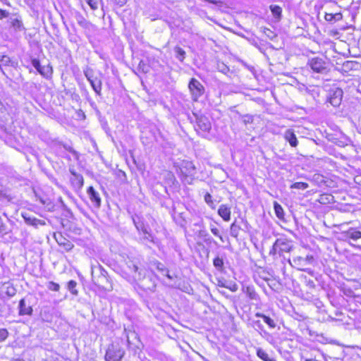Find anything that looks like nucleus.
Masks as SVG:
<instances>
[{
    "label": "nucleus",
    "mask_w": 361,
    "mask_h": 361,
    "mask_svg": "<svg viewBox=\"0 0 361 361\" xmlns=\"http://www.w3.org/2000/svg\"><path fill=\"white\" fill-rule=\"evenodd\" d=\"M188 88L192 95V99L197 101L204 92L203 85L195 78H192L188 84Z\"/></svg>",
    "instance_id": "obj_1"
},
{
    "label": "nucleus",
    "mask_w": 361,
    "mask_h": 361,
    "mask_svg": "<svg viewBox=\"0 0 361 361\" xmlns=\"http://www.w3.org/2000/svg\"><path fill=\"white\" fill-rule=\"evenodd\" d=\"M124 351L114 345L109 347L105 355L106 361H121Z\"/></svg>",
    "instance_id": "obj_2"
},
{
    "label": "nucleus",
    "mask_w": 361,
    "mask_h": 361,
    "mask_svg": "<svg viewBox=\"0 0 361 361\" xmlns=\"http://www.w3.org/2000/svg\"><path fill=\"white\" fill-rule=\"evenodd\" d=\"M308 65L316 73H322L326 71V63L319 57L310 59L308 61Z\"/></svg>",
    "instance_id": "obj_3"
},
{
    "label": "nucleus",
    "mask_w": 361,
    "mask_h": 361,
    "mask_svg": "<svg viewBox=\"0 0 361 361\" xmlns=\"http://www.w3.org/2000/svg\"><path fill=\"white\" fill-rule=\"evenodd\" d=\"M276 246L279 247V255L281 256L283 252H290L293 248V244L291 240L280 238L276 240Z\"/></svg>",
    "instance_id": "obj_4"
},
{
    "label": "nucleus",
    "mask_w": 361,
    "mask_h": 361,
    "mask_svg": "<svg viewBox=\"0 0 361 361\" xmlns=\"http://www.w3.org/2000/svg\"><path fill=\"white\" fill-rule=\"evenodd\" d=\"M343 90L340 88L331 90L329 92V102L334 106H338L342 101Z\"/></svg>",
    "instance_id": "obj_5"
},
{
    "label": "nucleus",
    "mask_w": 361,
    "mask_h": 361,
    "mask_svg": "<svg viewBox=\"0 0 361 361\" xmlns=\"http://www.w3.org/2000/svg\"><path fill=\"white\" fill-rule=\"evenodd\" d=\"M85 75L86 76L87 79L91 84V86L94 91L98 94H101L102 91V82L100 80L97 79V78L93 77V74L92 71H85Z\"/></svg>",
    "instance_id": "obj_6"
},
{
    "label": "nucleus",
    "mask_w": 361,
    "mask_h": 361,
    "mask_svg": "<svg viewBox=\"0 0 361 361\" xmlns=\"http://www.w3.org/2000/svg\"><path fill=\"white\" fill-rule=\"evenodd\" d=\"M32 64L37 69V71L44 77H49L52 73L51 67L49 66H41L39 61L37 59H32Z\"/></svg>",
    "instance_id": "obj_7"
},
{
    "label": "nucleus",
    "mask_w": 361,
    "mask_h": 361,
    "mask_svg": "<svg viewBox=\"0 0 361 361\" xmlns=\"http://www.w3.org/2000/svg\"><path fill=\"white\" fill-rule=\"evenodd\" d=\"M196 123L197 128L203 132H208L211 129V123L204 116H197Z\"/></svg>",
    "instance_id": "obj_8"
},
{
    "label": "nucleus",
    "mask_w": 361,
    "mask_h": 361,
    "mask_svg": "<svg viewBox=\"0 0 361 361\" xmlns=\"http://www.w3.org/2000/svg\"><path fill=\"white\" fill-rule=\"evenodd\" d=\"M341 235L343 236L345 240H347L348 239L357 240L361 238V232L354 228H350L347 231H342Z\"/></svg>",
    "instance_id": "obj_9"
},
{
    "label": "nucleus",
    "mask_w": 361,
    "mask_h": 361,
    "mask_svg": "<svg viewBox=\"0 0 361 361\" xmlns=\"http://www.w3.org/2000/svg\"><path fill=\"white\" fill-rule=\"evenodd\" d=\"M87 192L92 204H94L96 207H99L101 205V198L99 193L92 186L88 188Z\"/></svg>",
    "instance_id": "obj_10"
},
{
    "label": "nucleus",
    "mask_w": 361,
    "mask_h": 361,
    "mask_svg": "<svg viewBox=\"0 0 361 361\" xmlns=\"http://www.w3.org/2000/svg\"><path fill=\"white\" fill-rule=\"evenodd\" d=\"M70 172L73 176V177L71 178L73 185L78 189L82 188L84 183L82 176L75 173L73 169H70Z\"/></svg>",
    "instance_id": "obj_11"
},
{
    "label": "nucleus",
    "mask_w": 361,
    "mask_h": 361,
    "mask_svg": "<svg viewBox=\"0 0 361 361\" xmlns=\"http://www.w3.org/2000/svg\"><path fill=\"white\" fill-rule=\"evenodd\" d=\"M22 216L23 217L25 223L28 225L37 227L39 225L45 224V222L44 221L38 219L34 216H31L27 213H23Z\"/></svg>",
    "instance_id": "obj_12"
},
{
    "label": "nucleus",
    "mask_w": 361,
    "mask_h": 361,
    "mask_svg": "<svg viewBox=\"0 0 361 361\" xmlns=\"http://www.w3.org/2000/svg\"><path fill=\"white\" fill-rule=\"evenodd\" d=\"M19 314L20 315H31L32 308L30 304L26 302L25 299H21L19 302Z\"/></svg>",
    "instance_id": "obj_13"
},
{
    "label": "nucleus",
    "mask_w": 361,
    "mask_h": 361,
    "mask_svg": "<svg viewBox=\"0 0 361 361\" xmlns=\"http://www.w3.org/2000/svg\"><path fill=\"white\" fill-rule=\"evenodd\" d=\"M55 238H56V240L58 243V244L59 245L63 247V248L66 250L69 251L73 249V243L70 240L63 238L61 234H59L58 236L55 235Z\"/></svg>",
    "instance_id": "obj_14"
},
{
    "label": "nucleus",
    "mask_w": 361,
    "mask_h": 361,
    "mask_svg": "<svg viewBox=\"0 0 361 361\" xmlns=\"http://www.w3.org/2000/svg\"><path fill=\"white\" fill-rule=\"evenodd\" d=\"M219 215L226 221L231 219V208L226 204L220 205L218 209Z\"/></svg>",
    "instance_id": "obj_15"
},
{
    "label": "nucleus",
    "mask_w": 361,
    "mask_h": 361,
    "mask_svg": "<svg viewBox=\"0 0 361 361\" xmlns=\"http://www.w3.org/2000/svg\"><path fill=\"white\" fill-rule=\"evenodd\" d=\"M284 137L292 147H296L298 145V140L292 130H287L285 132Z\"/></svg>",
    "instance_id": "obj_16"
},
{
    "label": "nucleus",
    "mask_w": 361,
    "mask_h": 361,
    "mask_svg": "<svg viewBox=\"0 0 361 361\" xmlns=\"http://www.w3.org/2000/svg\"><path fill=\"white\" fill-rule=\"evenodd\" d=\"M270 10L273 16L278 20L281 19L282 8L277 5H271Z\"/></svg>",
    "instance_id": "obj_17"
},
{
    "label": "nucleus",
    "mask_w": 361,
    "mask_h": 361,
    "mask_svg": "<svg viewBox=\"0 0 361 361\" xmlns=\"http://www.w3.org/2000/svg\"><path fill=\"white\" fill-rule=\"evenodd\" d=\"M245 293L247 294V295L249 297L250 300H257L258 299V295L255 292V288L252 286H247Z\"/></svg>",
    "instance_id": "obj_18"
},
{
    "label": "nucleus",
    "mask_w": 361,
    "mask_h": 361,
    "mask_svg": "<svg viewBox=\"0 0 361 361\" xmlns=\"http://www.w3.org/2000/svg\"><path fill=\"white\" fill-rule=\"evenodd\" d=\"M257 317H262L264 320V322L267 324L269 325V327L271 328H275L276 327V323L275 322L271 319L270 317L264 315V314H260V313H257L256 314Z\"/></svg>",
    "instance_id": "obj_19"
},
{
    "label": "nucleus",
    "mask_w": 361,
    "mask_h": 361,
    "mask_svg": "<svg viewBox=\"0 0 361 361\" xmlns=\"http://www.w3.org/2000/svg\"><path fill=\"white\" fill-rule=\"evenodd\" d=\"M274 207L276 216L280 219H283L284 217V212L282 207L278 202H274Z\"/></svg>",
    "instance_id": "obj_20"
},
{
    "label": "nucleus",
    "mask_w": 361,
    "mask_h": 361,
    "mask_svg": "<svg viewBox=\"0 0 361 361\" xmlns=\"http://www.w3.org/2000/svg\"><path fill=\"white\" fill-rule=\"evenodd\" d=\"M240 230V226L237 225L235 221H234L230 227V234L232 237L237 238L239 235V231Z\"/></svg>",
    "instance_id": "obj_21"
},
{
    "label": "nucleus",
    "mask_w": 361,
    "mask_h": 361,
    "mask_svg": "<svg viewBox=\"0 0 361 361\" xmlns=\"http://www.w3.org/2000/svg\"><path fill=\"white\" fill-rule=\"evenodd\" d=\"M257 356L264 361H276L274 359L271 358L269 355L262 349L259 348L257 351Z\"/></svg>",
    "instance_id": "obj_22"
},
{
    "label": "nucleus",
    "mask_w": 361,
    "mask_h": 361,
    "mask_svg": "<svg viewBox=\"0 0 361 361\" xmlns=\"http://www.w3.org/2000/svg\"><path fill=\"white\" fill-rule=\"evenodd\" d=\"M174 51L176 52V58L179 61H183L185 59V51L180 47H176Z\"/></svg>",
    "instance_id": "obj_23"
},
{
    "label": "nucleus",
    "mask_w": 361,
    "mask_h": 361,
    "mask_svg": "<svg viewBox=\"0 0 361 361\" xmlns=\"http://www.w3.org/2000/svg\"><path fill=\"white\" fill-rule=\"evenodd\" d=\"M76 286L77 283L73 280H71L68 283V289L74 295H77L78 293L75 288Z\"/></svg>",
    "instance_id": "obj_24"
},
{
    "label": "nucleus",
    "mask_w": 361,
    "mask_h": 361,
    "mask_svg": "<svg viewBox=\"0 0 361 361\" xmlns=\"http://www.w3.org/2000/svg\"><path fill=\"white\" fill-rule=\"evenodd\" d=\"M10 23L11 26L16 30H21L23 27L21 21L19 20L18 18H11L10 20Z\"/></svg>",
    "instance_id": "obj_25"
},
{
    "label": "nucleus",
    "mask_w": 361,
    "mask_h": 361,
    "mask_svg": "<svg viewBox=\"0 0 361 361\" xmlns=\"http://www.w3.org/2000/svg\"><path fill=\"white\" fill-rule=\"evenodd\" d=\"M213 264L218 270L221 271L224 267V261L221 258L216 257L213 261Z\"/></svg>",
    "instance_id": "obj_26"
},
{
    "label": "nucleus",
    "mask_w": 361,
    "mask_h": 361,
    "mask_svg": "<svg viewBox=\"0 0 361 361\" xmlns=\"http://www.w3.org/2000/svg\"><path fill=\"white\" fill-rule=\"evenodd\" d=\"M290 188L299 190H305L308 188V184L303 182H296L293 183Z\"/></svg>",
    "instance_id": "obj_27"
},
{
    "label": "nucleus",
    "mask_w": 361,
    "mask_h": 361,
    "mask_svg": "<svg viewBox=\"0 0 361 361\" xmlns=\"http://www.w3.org/2000/svg\"><path fill=\"white\" fill-rule=\"evenodd\" d=\"M47 288L53 291H59L60 288L59 284L54 282V281H49L47 283Z\"/></svg>",
    "instance_id": "obj_28"
},
{
    "label": "nucleus",
    "mask_w": 361,
    "mask_h": 361,
    "mask_svg": "<svg viewBox=\"0 0 361 361\" xmlns=\"http://www.w3.org/2000/svg\"><path fill=\"white\" fill-rule=\"evenodd\" d=\"M8 336V332L6 329H0V342H3Z\"/></svg>",
    "instance_id": "obj_29"
},
{
    "label": "nucleus",
    "mask_w": 361,
    "mask_h": 361,
    "mask_svg": "<svg viewBox=\"0 0 361 361\" xmlns=\"http://www.w3.org/2000/svg\"><path fill=\"white\" fill-rule=\"evenodd\" d=\"M87 4L91 7L92 9L95 10L97 8V2L96 0H85Z\"/></svg>",
    "instance_id": "obj_30"
},
{
    "label": "nucleus",
    "mask_w": 361,
    "mask_h": 361,
    "mask_svg": "<svg viewBox=\"0 0 361 361\" xmlns=\"http://www.w3.org/2000/svg\"><path fill=\"white\" fill-rule=\"evenodd\" d=\"M128 267L135 273H137L138 271V267L135 264L133 263V262H128Z\"/></svg>",
    "instance_id": "obj_31"
},
{
    "label": "nucleus",
    "mask_w": 361,
    "mask_h": 361,
    "mask_svg": "<svg viewBox=\"0 0 361 361\" xmlns=\"http://www.w3.org/2000/svg\"><path fill=\"white\" fill-rule=\"evenodd\" d=\"M211 231H212V233L214 235L218 236V237L220 238V240H221V241H224L223 238H222V236L219 234V229H218L217 228H216V227H212V228H211Z\"/></svg>",
    "instance_id": "obj_32"
},
{
    "label": "nucleus",
    "mask_w": 361,
    "mask_h": 361,
    "mask_svg": "<svg viewBox=\"0 0 361 361\" xmlns=\"http://www.w3.org/2000/svg\"><path fill=\"white\" fill-rule=\"evenodd\" d=\"M276 254H279V247L276 246L275 242L272 246V248L269 251V255L274 256Z\"/></svg>",
    "instance_id": "obj_33"
},
{
    "label": "nucleus",
    "mask_w": 361,
    "mask_h": 361,
    "mask_svg": "<svg viewBox=\"0 0 361 361\" xmlns=\"http://www.w3.org/2000/svg\"><path fill=\"white\" fill-rule=\"evenodd\" d=\"M204 201L210 206L213 204L212 200V195L209 193H206L204 195Z\"/></svg>",
    "instance_id": "obj_34"
},
{
    "label": "nucleus",
    "mask_w": 361,
    "mask_h": 361,
    "mask_svg": "<svg viewBox=\"0 0 361 361\" xmlns=\"http://www.w3.org/2000/svg\"><path fill=\"white\" fill-rule=\"evenodd\" d=\"M11 62V60H10V58L7 56H2L1 59V63L4 65H8L9 63Z\"/></svg>",
    "instance_id": "obj_35"
},
{
    "label": "nucleus",
    "mask_w": 361,
    "mask_h": 361,
    "mask_svg": "<svg viewBox=\"0 0 361 361\" xmlns=\"http://www.w3.org/2000/svg\"><path fill=\"white\" fill-rule=\"evenodd\" d=\"M324 18L326 21H334V14L333 13H326Z\"/></svg>",
    "instance_id": "obj_36"
},
{
    "label": "nucleus",
    "mask_w": 361,
    "mask_h": 361,
    "mask_svg": "<svg viewBox=\"0 0 361 361\" xmlns=\"http://www.w3.org/2000/svg\"><path fill=\"white\" fill-rule=\"evenodd\" d=\"M303 261H305V259L302 257H296V258L293 259V262L296 265H300L301 264V262H303Z\"/></svg>",
    "instance_id": "obj_37"
},
{
    "label": "nucleus",
    "mask_w": 361,
    "mask_h": 361,
    "mask_svg": "<svg viewBox=\"0 0 361 361\" xmlns=\"http://www.w3.org/2000/svg\"><path fill=\"white\" fill-rule=\"evenodd\" d=\"M343 18V16L341 13H336L334 14V21H338L341 20Z\"/></svg>",
    "instance_id": "obj_38"
},
{
    "label": "nucleus",
    "mask_w": 361,
    "mask_h": 361,
    "mask_svg": "<svg viewBox=\"0 0 361 361\" xmlns=\"http://www.w3.org/2000/svg\"><path fill=\"white\" fill-rule=\"evenodd\" d=\"M8 12L0 8V19L6 18L8 16Z\"/></svg>",
    "instance_id": "obj_39"
},
{
    "label": "nucleus",
    "mask_w": 361,
    "mask_h": 361,
    "mask_svg": "<svg viewBox=\"0 0 361 361\" xmlns=\"http://www.w3.org/2000/svg\"><path fill=\"white\" fill-rule=\"evenodd\" d=\"M223 286L226 287L227 288H229L233 292L236 291L238 289V286L236 284H233L232 286H225V285H223Z\"/></svg>",
    "instance_id": "obj_40"
},
{
    "label": "nucleus",
    "mask_w": 361,
    "mask_h": 361,
    "mask_svg": "<svg viewBox=\"0 0 361 361\" xmlns=\"http://www.w3.org/2000/svg\"><path fill=\"white\" fill-rule=\"evenodd\" d=\"M326 201H327L328 202H330V200H329V197L327 195H322L321 196V198H320V202H322V203H325Z\"/></svg>",
    "instance_id": "obj_41"
},
{
    "label": "nucleus",
    "mask_w": 361,
    "mask_h": 361,
    "mask_svg": "<svg viewBox=\"0 0 361 361\" xmlns=\"http://www.w3.org/2000/svg\"><path fill=\"white\" fill-rule=\"evenodd\" d=\"M5 232V226L1 224L0 225V233H4Z\"/></svg>",
    "instance_id": "obj_42"
},
{
    "label": "nucleus",
    "mask_w": 361,
    "mask_h": 361,
    "mask_svg": "<svg viewBox=\"0 0 361 361\" xmlns=\"http://www.w3.org/2000/svg\"><path fill=\"white\" fill-rule=\"evenodd\" d=\"M313 259V257L312 256H307L306 259L305 260H308V261H310V260H312Z\"/></svg>",
    "instance_id": "obj_43"
},
{
    "label": "nucleus",
    "mask_w": 361,
    "mask_h": 361,
    "mask_svg": "<svg viewBox=\"0 0 361 361\" xmlns=\"http://www.w3.org/2000/svg\"><path fill=\"white\" fill-rule=\"evenodd\" d=\"M126 3V0H119L118 4L122 6Z\"/></svg>",
    "instance_id": "obj_44"
},
{
    "label": "nucleus",
    "mask_w": 361,
    "mask_h": 361,
    "mask_svg": "<svg viewBox=\"0 0 361 361\" xmlns=\"http://www.w3.org/2000/svg\"><path fill=\"white\" fill-rule=\"evenodd\" d=\"M144 276L141 274V273L139 271L138 272V279H142Z\"/></svg>",
    "instance_id": "obj_45"
},
{
    "label": "nucleus",
    "mask_w": 361,
    "mask_h": 361,
    "mask_svg": "<svg viewBox=\"0 0 361 361\" xmlns=\"http://www.w3.org/2000/svg\"><path fill=\"white\" fill-rule=\"evenodd\" d=\"M166 276H167L169 279H172V276H171L169 274H166Z\"/></svg>",
    "instance_id": "obj_46"
},
{
    "label": "nucleus",
    "mask_w": 361,
    "mask_h": 361,
    "mask_svg": "<svg viewBox=\"0 0 361 361\" xmlns=\"http://www.w3.org/2000/svg\"><path fill=\"white\" fill-rule=\"evenodd\" d=\"M13 361H24V360L22 359H15Z\"/></svg>",
    "instance_id": "obj_47"
}]
</instances>
